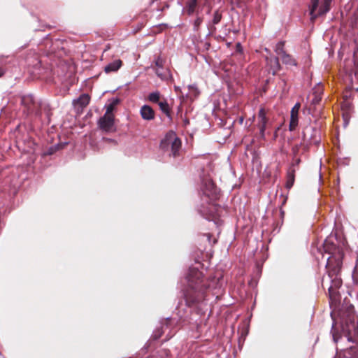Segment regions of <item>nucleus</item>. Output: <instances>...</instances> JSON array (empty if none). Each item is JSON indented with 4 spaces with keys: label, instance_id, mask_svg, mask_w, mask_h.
<instances>
[{
    "label": "nucleus",
    "instance_id": "f257e3e1",
    "mask_svg": "<svg viewBox=\"0 0 358 358\" xmlns=\"http://www.w3.org/2000/svg\"><path fill=\"white\" fill-rule=\"evenodd\" d=\"M187 285L183 289L187 306L194 308L198 314H204L206 307L207 290L210 287L209 280L196 268H189L187 275Z\"/></svg>",
    "mask_w": 358,
    "mask_h": 358
},
{
    "label": "nucleus",
    "instance_id": "f03ea898",
    "mask_svg": "<svg viewBox=\"0 0 358 358\" xmlns=\"http://www.w3.org/2000/svg\"><path fill=\"white\" fill-rule=\"evenodd\" d=\"M201 192L198 212L208 220L213 219L218 210L215 201L219 198V190L211 179L205 178L202 182Z\"/></svg>",
    "mask_w": 358,
    "mask_h": 358
},
{
    "label": "nucleus",
    "instance_id": "7ed1b4c3",
    "mask_svg": "<svg viewBox=\"0 0 358 358\" xmlns=\"http://www.w3.org/2000/svg\"><path fill=\"white\" fill-rule=\"evenodd\" d=\"M342 266H338L336 271H334V266H326L327 275L323 276L322 280V286L324 289H328L329 295L331 299H335L338 289L342 285V280L339 277Z\"/></svg>",
    "mask_w": 358,
    "mask_h": 358
},
{
    "label": "nucleus",
    "instance_id": "20e7f679",
    "mask_svg": "<svg viewBox=\"0 0 358 358\" xmlns=\"http://www.w3.org/2000/svg\"><path fill=\"white\" fill-rule=\"evenodd\" d=\"M323 249L326 253L330 255L327 259L326 266H334L333 270L336 271L338 266H342L344 256L343 249L337 246L331 238H327L323 244Z\"/></svg>",
    "mask_w": 358,
    "mask_h": 358
},
{
    "label": "nucleus",
    "instance_id": "39448f33",
    "mask_svg": "<svg viewBox=\"0 0 358 358\" xmlns=\"http://www.w3.org/2000/svg\"><path fill=\"white\" fill-rule=\"evenodd\" d=\"M169 148H171L173 157L178 155V152L181 148V141L173 131L169 132L160 143V148L162 150H166Z\"/></svg>",
    "mask_w": 358,
    "mask_h": 358
},
{
    "label": "nucleus",
    "instance_id": "423d86ee",
    "mask_svg": "<svg viewBox=\"0 0 358 358\" xmlns=\"http://www.w3.org/2000/svg\"><path fill=\"white\" fill-rule=\"evenodd\" d=\"M268 111L264 108H260L257 114V128L259 129L258 136L260 139H265L266 130L271 126V122L267 116Z\"/></svg>",
    "mask_w": 358,
    "mask_h": 358
},
{
    "label": "nucleus",
    "instance_id": "0eeeda50",
    "mask_svg": "<svg viewBox=\"0 0 358 358\" xmlns=\"http://www.w3.org/2000/svg\"><path fill=\"white\" fill-rule=\"evenodd\" d=\"M331 1L332 0H323L318 13H315V12L318 7L319 0H311V6L310 8V20L314 22L317 17L324 15L327 12H329Z\"/></svg>",
    "mask_w": 358,
    "mask_h": 358
},
{
    "label": "nucleus",
    "instance_id": "6e6552de",
    "mask_svg": "<svg viewBox=\"0 0 358 358\" xmlns=\"http://www.w3.org/2000/svg\"><path fill=\"white\" fill-rule=\"evenodd\" d=\"M21 104L24 108V112L27 114L35 113L36 115H39L40 111L36 109V102L34 101L32 95H25L21 98Z\"/></svg>",
    "mask_w": 358,
    "mask_h": 358
},
{
    "label": "nucleus",
    "instance_id": "1a4fd4ad",
    "mask_svg": "<svg viewBox=\"0 0 358 358\" xmlns=\"http://www.w3.org/2000/svg\"><path fill=\"white\" fill-rule=\"evenodd\" d=\"M114 120L115 116H109L104 114L98 121L99 127L106 132L112 131L114 127Z\"/></svg>",
    "mask_w": 358,
    "mask_h": 358
},
{
    "label": "nucleus",
    "instance_id": "9d476101",
    "mask_svg": "<svg viewBox=\"0 0 358 358\" xmlns=\"http://www.w3.org/2000/svg\"><path fill=\"white\" fill-rule=\"evenodd\" d=\"M343 331H346L350 336L351 334H355L358 331V324L355 321V316L354 314H349L348 317L343 324Z\"/></svg>",
    "mask_w": 358,
    "mask_h": 358
},
{
    "label": "nucleus",
    "instance_id": "9b49d317",
    "mask_svg": "<svg viewBox=\"0 0 358 358\" xmlns=\"http://www.w3.org/2000/svg\"><path fill=\"white\" fill-rule=\"evenodd\" d=\"M301 108L300 103H296L291 110L290 113V122L289 130L294 131L298 125L299 122V112Z\"/></svg>",
    "mask_w": 358,
    "mask_h": 358
},
{
    "label": "nucleus",
    "instance_id": "f8f14e48",
    "mask_svg": "<svg viewBox=\"0 0 358 358\" xmlns=\"http://www.w3.org/2000/svg\"><path fill=\"white\" fill-rule=\"evenodd\" d=\"M140 114L143 120L148 121L154 120L155 117V110L148 105H144L141 108Z\"/></svg>",
    "mask_w": 358,
    "mask_h": 358
},
{
    "label": "nucleus",
    "instance_id": "ddd939ff",
    "mask_svg": "<svg viewBox=\"0 0 358 358\" xmlns=\"http://www.w3.org/2000/svg\"><path fill=\"white\" fill-rule=\"evenodd\" d=\"M266 63L269 66L270 71L273 75H275L281 69L279 58L275 57L273 58L266 57Z\"/></svg>",
    "mask_w": 358,
    "mask_h": 358
},
{
    "label": "nucleus",
    "instance_id": "4468645a",
    "mask_svg": "<svg viewBox=\"0 0 358 358\" xmlns=\"http://www.w3.org/2000/svg\"><path fill=\"white\" fill-rule=\"evenodd\" d=\"M296 169L293 167H289L287 172L285 187L289 189L292 187L295 180Z\"/></svg>",
    "mask_w": 358,
    "mask_h": 358
},
{
    "label": "nucleus",
    "instance_id": "2eb2a0df",
    "mask_svg": "<svg viewBox=\"0 0 358 358\" xmlns=\"http://www.w3.org/2000/svg\"><path fill=\"white\" fill-rule=\"evenodd\" d=\"M323 93V86L321 85H318L313 89V98L311 101L312 104L316 105L318 104L322 100V95Z\"/></svg>",
    "mask_w": 358,
    "mask_h": 358
},
{
    "label": "nucleus",
    "instance_id": "dca6fc26",
    "mask_svg": "<svg viewBox=\"0 0 358 358\" xmlns=\"http://www.w3.org/2000/svg\"><path fill=\"white\" fill-rule=\"evenodd\" d=\"M122 65V62L120 59H116L111 63L106 65L104 68V71L106 73L115 72L117 71Z\"/></svg>",
    "mask_w": 358,
    "mask_h": 358
},
{
    "label": "nucleus",
    "instance_id": "f3484780",
    "mask_svg": "<svg viewBox=\"0 0 358 358\" xmlns=\"http://www.w3.org/2000/svg\"><path fill=\"white\" fill-rule=\"evenodd\" d=\"M90 101V96L87 94H83L79 96V98L76 101V102L81 108H85L89 104Z\"/></svg>",
    "mask_w": 358,
    "mask_h": 358
},
{
    "label": "nucleus",
    "instance_id": "a211bd4d",
    "mask_svg": "<svg viewBox=\"0 0 358 358\" xmlns=\"http://www.w3.org/2000/svg\"><path fill=\"white\" fill-rule=\"evenodd\" d=\"M281 59L283 64L285 65L289 66H296L297 63L294 58L289 54L285 53L283 55L280 56Z\"/></svg>",
    "mask_w": 358,
    "mask_h": 358
},
{
    "label": "nucleus",
    "instance_id": "6ab92c4d",
    "mask_svg": "<svg viewBox=\"0 0 358 358\" xmlns=\"http://www.w3.org/2000/svg\"><path fill=\"white\" fill-rule=\"evenodd\" d=\"M155 71L157 76L163 80H167L171 77L169 71L166 69L162 70L161 69L156 68Z\"/></svg>",
    "mask_w": 358,
    "mask_h": 358
},
{
    "label": "nucleus",
    "instance_id": "aec40b11",
    "mask_svg": "<svg viewBox=\"0 0 358 358\" xmlns=\"http://www.w3.org/2000/svg\"><path fill=\"white\" fill-rule=\"evenodd\" d=\"M160 110L166 114L168 117H171V109L166 101V100L164 99L163 101H160L158 103Z\"/></svg>",
    "mask_w": 358,
    "mask_h": 358
},
{
    "label": "nucleus",
    "instance_id": "412c9836",
    "mask_svg": "<svg viewBox=\"0 0 358 358\" xmlns=\"http://www.w3.org/2000/svg\"><path fill=\"white\" fill-rule=\"evenodd\" d=\"M120 101L118 99H114L106 106V111L105 115L109 116H114L113 112L115 110L116 106L119 103Z\"/></svg>",
    "mask_w": 358,
    "mask_h": 358
},
{
    "label": "nucleus",
    "instance_id": "4be33fe9",
    "mask_svg": "<svg viewBox=\"0 0 358 358\" xmlns=\"http://www.w3.org/2000/svg\"><path fill=\"white\" fill-rule=\"evenodd\" d=\"M198 6V2L189 0L186 5V12L189 15H192Z\"/></svg>",
    "mask_w": 358,
    "mask_h": 358
},
{
    "label": "nucleus",
    "instance_id": "5701e85b",
    "mask_svg": "<svg viewBox=\"0 0 358 358\" xmlns=\"http://www.w3.org/2000/svg\"><path fill=\"white\" fill-rule=\"evenodd\" d=\"M285 41H280L275 45V52L279 56H282L284 54L287 53L286 51L285 50Z\"/></svg>",
    "mask_w": 358,
    "mask_h": 358
},
{
    "label": "nucleus",
    "instance_id": "b1692460",
    "mask_svg": "<svg viewBox=\"0 0 358 358\" xmlns=\"http://www.w3.org/2000/svg\"><path fill=\"white\" fill-rule=\"evenodd\" d=\"M148 99L152 103H158L160 101V93L159 92H152L148 95Z\"/></svg>",
    "mask_w": 358,
    "mask_h": 358
},
{
    "label": "nucleus",
    "instance_id": "393cba45",
    "mask_svg": "<svg viewBox=\"0 0 358 358\" xmlns=\"http://www.w3.org/2000/svg\"><path fill=\"white\" fill-rule=\"evenodd\" d=\"M222 18V14L220 10H217L213 13V17L212 20V23L213 25L217 24L220 22Z\"/></svg>",
    "mask_w": 358,
    "mask_h": 358
},
{
    "label": "nucleus",
    "instance_id": "a878e982",
    "mask_svg": "<svg viewBox=\"0 0 358 358\" xmlns=\"http://www.w3.org/2000/svg\"><path fill=\"white\" fill-rule=\"evenodd\" d=\"M164 62H165V61L164 59H162L161 57H158L155 61V67H153V68L155 69L156 68H159V69H161L162 70H163Z\"/></svg>",
    "mask_w": 358,
    "mask_h": 358
},
{
    "label": "nucleus",
    "instance_id": "bb28decb",
    "mask_svg": "<svg viewBox=\"0 0 358 358\" xmlns=\"http://www.w3.org/2000/svg\"><path fill=\"white\" fill-rule=\"evenodd\" d=\"M211 238H212V235L209 233L208 234H205L202 236V238L203 239H206V241L208 243V244L210 245V246H213L216 243H217V239L216 238H213V242L211 243Z\"/></svg>",
    "mask_w": 358,
    "mask_h": 358
},
{
    "label": "nucleus",
    "instance_id": "cd10ccee",
    "mask_svg": "<svg viewBox=\"0 0 358 358\" xmlns=\"http://www.w3.org/2000/svg\"><path fill=\"white\" fill-rule=\"evenodd\" d=\"M352 279L355 283L358 284V260L354 268V271L352 273Z\"/></svg>",
    "mask_w": 358,
    "mask_h": 358
},
{
    "label": "nucleus",
    "instance_id": "c85d7f7f",
    "mask_svg": "<svg viewBox=\"0 0 358 358\" xmlns=\"http://www.w3.org/2000/svg\"><path fill=\"white\" fill-rule=\"evenodd\" d=\"M202 22H203V18L201 17H197L194 22V29L197 30L199 29V26L201 25V24L202 23Z\"/></svg>",
    "mask_w": 358,
    "mask_h": 358
},
{
    "label": "nucleus",
    "instance_id": "c756f323",
    "mask_svg": "<svg viewBox=\"0 0 358 358\" xmlns=\"http://www.w3.org/2000/svg\"><path fill=\"white\" fill-rule=\"evenodd\" d=\"M301 163V159L299 158H296L294 159V162H292L290 167L294 168L295 166H299V164Z\"/></svg>",
    "mask_w": 358,
    "mask_h": 358
},
{
    "label": "nucleus",
    "instance_id": "7c9ffc66",
    "mask_svg": "<svg viewBox=\"0 0 358 358\" xmlns=\"http://www.w3.org/2000/svg\"><path fill=\"white\" fill-rule=\"evenodd\" d=\"M308 129V127H306V128L305 129V130L303 131V139H304V140H305V139H306V138H308V137H307V134H306V131H307Z\"/></svg>",
    "mask_w": 358,
    "mask_h": 358
},
{
    "label": "nucleus",
    "instance_id": "2f4dec72",
    "mask_svg": "<svg viewBox=\"0 0 358 358\" xmlns=\"http://www.w3.org/2000/svg\"><path fill=\"white\" fill-rule=\"evenodd\" d=\"M5 73V71L3 70V69L2 68H0V78L2 77Z\"/></svg>",
    "mask_w": 358,
    "mask_h": 358
},
{
    "label": "nucleus",
    "instance_id": "473e14b6",
    "mask_svg": "<svg viewBox=\"0 0 358 358\" xmlns=\"http://www.w3.org/2000/svg\"><path fill=\"white\" fill-rule=\"evenodd\" d=\"M343 118L346 120L348 118V113H343Z\"/></svg>",
    "mask_w": 358,
    "mask_h": 358
},
{
    "label": "nucleus",
    "instance_id": "72a5a7b5",
    "mask_svg": "<svg viewBox=\"0 0 358 358\" xmlns=\"http://www.w3.org/2000/svg\"><path fill=\"white\" fill-rule=\"evenodd\" d=\"M189 89H192L193 90H194L196 92L197 91L196 88H195V87H194L192 86H189Z\"/></svg>",
    "mask_w": 358,
    "mask_h": 358
}]
</instances>
